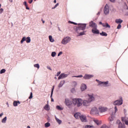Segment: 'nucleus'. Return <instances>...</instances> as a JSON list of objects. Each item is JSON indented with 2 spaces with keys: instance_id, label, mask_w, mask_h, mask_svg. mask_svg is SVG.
Returning <instances> with one entry per match:
<instances>
[{
  "instance_id": "48",
  "label": "nucleus",
  "mask_w": 128,
  "mask_h": 128,
  "mask_svg": "<svg viewBox=\"0 0 128 128\" xmlns=\"http://www.w3.org/2000/svg\"><path fill=\"white\" fill-rule=\"evenodd\" d=\"M92 126H90V125H87V126H85V128H92Z\"/></svg>"
},
{
  "instance_id": "5",
  "label": "nucleus",
  "mask_w": 128,
  "mask_h": 128,
  "mask_svg": "<svg viewBox=\"0 0 128 128\" xmlns=\"http://www.w3.org/2000/svg\"><path fill=\"white\" fill-rule=\"evenodd\" d=\"M25 40L27 44L30 42V37H23L20 41V44H24V42H25Z\"/></svg>"
},
{
  "instance_id": "42",
  "label": "nucleus",
  "mask_w": 128,
  "mask_h": 128,
  "mask_svg": "<svg viewBox=\"0 0 128 128\" xmlns=\"http://www.w3.org/2000/svg\"><path fill=\"white\" fill-rule=\"evenodd\" d=\"M29 98L30 100V98H32V92H30V96H29Z\"/></svg>"
},
{
  "instance_id": "22",
  "label": "nucleus",
  "mask_w": 128,
  "mask_h": 128,
  "mask_svg": "<svg viewBox=\"0 0 128 128\" xmlns=\"http://www.w3.org/2000/svg\"><path fill=\"white\" fill-rule=\"evenodd\" d=\"M54 86H52V89L51 95H50L51 98L52 97V94H54ZM51 102H54V100L52 99V98L51 99Z\"/></svg>"
},
{
  "instance_id": "20",
  "label": "nucleus",
  "mask_w": 128,
  "mask_h": 128,
  "mask_svg": "<svg viewBox=\"0 0 128 128\" xmlns=\"http://www.w3.org/2000/svg\"><path fill=\"white\" fill-rule=\"evenodd\" d=\"M80 88L82 92L84 90H86V85L85 84H82Z\"/></svg>"
},
{
  "instance_id": "37",
  "label": "nucleus",
  "mask_w": 128,
  "mask_h": 128,
  "mask_svg": "<svg viewBox=\"0 0 128 128\" xmlns=\"http://www.w3.org/2000/svg\"><path fill=\"white\" fill-rule=\"evenodd\" d=\"M34 68H40V64H34Z\"/></svg>"
},
{
  "instance_id": "34",
  "label": "nucleus",
  "mask_w": 128,
  "mask_h": 128,
  "mask_svg": "<svg viewBox=\"0 0 128 128\" xmlns=\"http://www.w3.org/2000/svg\"><path fill=\"white\" fill-rule=\"evenodd\" d=\"M14 106H18V102L17 101H14L13 103Z\"/></svg>"
},
{
  "instance_id": "16",
  "label": "nucleus",
  "mask_w": 128,
  "mask_h": 128,
  "mask_svg": "<svg viewBox=\"0 0 128 128\" xmlns=\"http://www.w3.org/2000/svg\"><path fill=\"white\" fill-rule=\"evenodd\" d=\"M82 104H83V106H88L90 102L88 100H84L83 101Z\"/></svg>"
},
{
  "instance_id": "30",
  "label": "nucleus",
  "mask_w": 128,
  "mask_h": 128,
  "mask_svg": "<svg viewBox=\"0 0 128 128\" xmlns=\"http://www.w3.org/2000/svg\"><path fill=\"white\" fill-rule=\"evenodd\" d=\"M100 34L102 36H108V34H106V32H102L100 33Z\"/></svg>"
},
{
  "instance_id": "26",
  "label": "nucleus",
  "mask_w": 128,
  "mask_h": 128,
  "mask_svg": "<svg viewBox=\"0 0 128 128\" xmlns=\"http://www.w3.org/2000/svg\"><path fill=\"white\" fill-rule=\"evenodd\" d=\"M44 108L46 110H50V106H48V104H46Z\"/></svg>"
},
{
  "instance_id": "50",
  "label": "nucleus",
  "mask_w": 128,
  "mask_h": 128,
  "mask_svg": "<svg viewBox=\"0 0 128 128\" xmlns=\"http://www.w3.org/2000/svg\"><path fill=\"white\" fill-rule=\"evenodd\" d=\"M71 92L72 94H74V88H72V90H71Z\"/></svg>"
},
{
  "instance_id": "2",
  "label": "nucleus",
  "mask_w": 128,
  "mask_h": 128,
  "mask_svg": "<svg viewBox=\"0 0 128 128\" xmlns=\"http://www.w3.org/2000/svg\"><path fill=\"white\" fill-rule=\"evenodd\" d=\"M70 40H72L70 37L66 36V37L64 38V39L62 40L61 43L62 44H68L69 42H70Z\"/></svg>"
},
{
  "instance_id": "57",
  "label": "nucleus",
  "mask_w": 128,
  "mask_h": 128,
  "mask_svg": "<svg viewBox=\"0 0 128 128\" xmlns=\"http://www.w3.org/2000/svg\"><path fill=\"white\" fill-rule=\"evenodd\" d=\"M100 12H98L97 14V16H100Z\"/></svg>"
},
{
  "instance_id": "6",
  "label": "nucleus",
  "mask_w": 128,
  "mask_h": 128,
  "mask_svg": "<svg viewBox=\"0 0 128 128\" xmlns=\"http://www.w3.org/2000/svg\"><path fill=\"white\" fill-rule=\"evenodd\" d=\"M89 26H90V28H92V29L94 30H96V28H98V25H96V24L92 21L90 22Z\"/></svg>"
},
{
  "instance_id": "53",
  "label": "nucleus",
  "mask_w": 128,
  "mask_h": 128,
  "mask_svg": "<svg viewBox=\"0 0 128 128\" xmlns=\"http://www.w3.org/2000/svg\"><path fill=\"white\" fill-rule=\"evenodd\" d=\"M47 68L48 70H52V68L50 66H47Z\"/></svg>"
},
{
  "instance_id": "21",
  "label": "nucleus",
  "mask_w": 128,
  "mask_h": 128,
  "mask_svg": "<svg viewBox=\"0 0 128 128\" xmlns=\"http://www.w3.org/2000/svg\"><path fill=\"white\" fill-rule=\"evenodd\" d=\"M92 32L93 34H100V31L98 30H97L96 28V29H92Z\"/></svg>"
},
{
  "instance_id": "54",
  "label": "nucleus",
  "mask_w": 128,
  "mask_h": 128,
  "mask_svg": "<svg viewBox=\"0 0 128 128\" xmlns=\"http://www.w3.org/2000/svg\"><path fill=\"white\" fill-rule=\"evenodd\" d=\"M4 116V113H1L0 114V118H1V116Z\"/></svg>"
},
{
  "instance_id": "61",
  "label": "nucleus",
  "mask_w": 128,
  "mask_h": 128,
  "mask_svg": "<svg viewBox=\"0 0 128 128\" xmlns=\"http://www.w3.org/2000/svg\"><path fill=\"white\" fill-rule=\"evenodd\" d=\"M18 104H20V101H17Z\"/></svg>"
},
{
  "instance_id": "32",
  "label": "nucleus",
  "mask_w": 128,
  "mask_h": 128,
  "mask_svg": "<svg viewBox=\"0 0 128 128\" xmlns=\"http://www.w3.org/2000/svg\"><path fill=\"white\" fill-rule=\"evenodd\" d=\"M108 120L110 122H112V120H114V116H110L108 118Z\"/></svg>"
},
{
  "instance_id": "25",
  "label": "nucleus",
  "mask_w": 128,
  "mask_h": 128,
  "mask_svg": "<svg viewBox=\"0 0 128 128\" xmlns=\"http://www.w3.org/2000/svg\"><path fill=\"white\" fill-rule=\"evenodd\" d=\"M94 123L97 124L98 126L102 124V121H99L98 120H94Z\"/></svg>"
},
{
  "instance_id": "43",
  "label": "nucleus",
  "mask_w": 128,
  "mask_h": 128,
  "mask_svg": "<svg viewBox=\"0 0 128 128\" xmlns=\"http://www.w3.org/2000/svg\"><path fill=\"white\" fill-rule=\"evenodd\" d=\"M58 6V3L56 4L54 8H52V10H54V8H56Z\"/></svg>"
},
{
  "instance_id": "51",
  "label": "nucleus",
  "mask_w": 128,
  "mask_h": 128,
  "mask_svg": "<svg viewBox=\"0 0 128 128\" xmlns=\"http://www.w3.org/2000/svg\"><path fill=\"white\" fill-rule=\"evenodd\" d=\"M61 54H62V52H60L58 54V56H60Z\"/></svg>"
},
{
  "instance_id": "15",
  "label": "nucleus",
  "mask_w": 128,
  "mask_h": 128,
  "mask_svg": "<svg viewBox=\"0 0 128 128\" xmlns=\"http://www.w3.org/2000/svg\"><path fill=\"white\" fill-rule=\"evenodd\" d=\"M117 124H118V128H126V126H124V124H122L120 120H117Z\"/></svg>"
},
{
  "instance_id": "7",
  "label": "nucleus",
  "mask_w": 128,
  "mask_h": 128,
  "mask_svg": "<svg viewBox=\"0 0 128 128\" xmlns=\"http://www.w3.org/2000/svg\"><path fill=\"white\" fill-rule=\"evenodd\" d=\"M100 112H106L108 110V108L103 107L102 106H100L98 108Z\"/></svg>"
},
{
  "instance_id": "64",
  "label": "nucleus",
  "mask_w": 128,
  "mask_h": 128,
  "mask_svg": "<svg viewBox=\"0 0 128 128\" xmlns=\"http://www.w3.org/2000/svg\"><path fill=\"white\" fill-rule=\"evenodd\" d=\"M0 6H2V4H0Z\"/></svg>"
},
{
  "instance_id": "31",
  "label": "nucleus",
  "mask_w": 128,
  "mask_h": 128,
  "mask_svg": "<svg viewBox=\"0 0 128 128\" xmlns=\"http://www.w3.org/2000/svg\"><path fill=\"white\" fill-rule=\"evenodd\" d=\"M6 116L4 117L2 120V122L3 124H6Z\"/></svg>"
},
{
  "instance_id": "18",
  "label": "nucleus",
  "mask_w": 128,
  "mask_h": 128,
  "mask_svg": "<svg viewBox=\"0 0 128 128\" xmlns=\"http://www.w3.org/2000/svg\"><path fill=\"white\" fill-rule=\"evenodd\" d=\"M65 104L67 106H70V104H72V102L70 100L68 99H66Z\"/></svg>"
},
{
  "instance_id": "35",
  "label": "nucleus",
  "mask_w": 128,
  "mask_h": 128,
  "mask_svg": "<svg viewBox=\"0 0 128 128\" xmlns=\"http://www.w3.org/2000/svg\"><path fill=\"white\" fill-rule=\"evenodd\" d=\"M56 55V52H52V58H54V56Z\"/></svg>"
},
{
  "instance_id": "14",
  "label": "nucleus",
  "mask_w": 128,
  "mask_h": 128,
  "mask_svg": "<svg viewBox=\"0 0 128 128\" xmlns=\"http://www.w3.org/2000/svg\"><path fill=\"white\" fill-rule=\"evenodd\" d=\"M80 120L81 122H86V116L84 115H81L80 117Z\"/></svg>"
},
{
  "instance_id": "63",
  "label": "nucleus",
  "mask_w": 128,
  "mask_h": 128,
  "mask_svg": "<svg viewBox=\"0 0 128 128\" xmlns=\"http://www.w3.org/2000/svg\"><path fill=\"white\" fill-rule=\"evenodd\" d=\"M27 128H30V126H27Z\"/></svg>"
},
{
  "instance_id": "52",
  "label": "nucleus",
  "mask_w": 128,
  "mask_h": 128,
  "mask_svg": "<svg viewBox=\"0 0 128 128\" xmlns=\"http://www.w3.org/2000/svg\"><path fill=\"white\" fill-rule=\"evenodd\" d=\"M32 0H28L29 4H32Z\"/></svg>"
},
{
  "instance_id": "45",
  "label": "nucleus",
  "mask_w": 128,
  "mask_h": 128,
  "mask_svg": "<svg viewBox=\"0 0 128 128\" xmlns=\"http://www.w3.org/2000/svg\"><path fill=\"white\" fill-rule=\"evenodd\" d=\"M84 32H81L80 33V36H84Z\"/></svg>"
},
{
  "instance_id": "12",
  "label": "nucleus",
  "mask_w": 128,
  "mask_h": 128,
  "mask_svg": "<svg viewBox=\"0 0 128 128\" xmlns=\"http://www.w3.org/2000/svg\"><path fill=\"white\" fill-rule=\"evenodd\" d=\"M122 120L123 122H124L127 126H128V118L126 116L122 117Z\"/></svg>"
},
{
  "instance_id": "8",
  "label": "nucleus",
  "mask_w": 128,
  "mask_h": 128,
  "mask_svg": "<svg viewBox=\"0 0 128 128\" xmlns=\"http://www.w3.org/2000/svg\"><path fill=\"white\" fill-rule=\"evenodd\" d=\"M104 14H109L110 9H108V4H106L104 8Z\"/></svg>"
},
{
  "instance_id": "39",
  "label": "nucleus",
  "mask_w": 128,
  "mask_h": 128,
  "mask_svg": "<svg viewBox=\"0 0 128 128\" xmlns=\"http://www.w3.org/2000/svg\"><path fill=\"white\" fill-rule=\"evenodd\" d=\"M56 108H57V110H62V108H60V106H56Z\"/></svg>"
},
{
  "instance_id": "11",
  "label": "nucleus",
  "mask_w": 128,
  "mask_h": 128,
  "mask_svg": "<svg viewBox=\"0 0 128 128\" xmlns=\"http://www.w3.org/2000/svg\"><path fill=\"white\" fill-rule=\"evenodd\" d=\"M94 78V76L92 74H86L84 76V80H90V78Z\"/></svg>"
},
{
  "instance_id": "62",
  "label": "nucleus",
  "mask_w": 128,
  "mask_h": 128,
  "mask_svg": "<svg viewBox=\"0 0 128 128\" xmlns=\"http://www.w3.org/2000/svg\"><path fill=\"white\" fill-rule=\"evenodd\" d=\"M10 2H12V0H10Z\"/></svg>"
},
{
  "instance_id": "41",
  "label": "nucleus",
  "mask_w": 128,
  "mask_h": 128,
  "mask_svg": "<svg viewBox=\"0 0 128 128\" xmlns=\"http://www.w3.org/2000/svg\"><path fill=\"white\" fill-rule=\"evenodd\" d=\"M106 28H110V26L108 24L106 23V26H105Z\"/></svg>"
},
{
  "instance_id": "46",
  "label": "nucleus",
  "mask_w": 128,
  "mask_h": 128,
  "mask_svg": "<svg viewBox=\"0 0 128 128\" xmlns=\"http://www.w3.org/2000/svg\"><path fill=\"white\" fill-rule=\"evenodd\" d=\"M4 12V9L2 8H1L0 9V14H2Z\"/></svg>"
},
{
  "instance_id": "44",
  "label": "nucleus",
  "mask_w": 128,
  "mask_h": 128,
  "mask_svg": "<svg viewBox=\"0 0 128 128\" xmlns=\"http://www.w3.org/2000/svg\"><path fill=\"white\" fill-rule=\"evenodd\" d=\"M120 28H122V25H120V24H119L118 25V26H117V28H118V30H120Z\"/></svg>"
},
{
  "instance_id": "60",
  "label": "nucleus",
  "mask_w": 128,
  "mask_h": 128,
  "mask_svg": "<svg viewBox=\"0 0 128 128\" xmlns=\"http://www.w3.org/2000/svg\"><path fill=\"white\" fill-rule=\"evenodd\" d=\"M42 24H44V20H42Z\"/></svg>"
},
{
  "instance_id": "40",
  "label": "nucleus",
  "mask_w": 128,
  "mask_h": 128,
  "mask_svg": "<svg viewBox=\"0 0 128 128\" xmlns=\"http://www.w3.org/2000/svg\"><path fill=\"white\" fill-rule=\"evenodd\" d=\"M68 23L69 24H75L76 26V24H78L76 23V22H71V21H69L68 22Z\"/></svg>"
},
{
  "instance_id": "58",
  "label": "nucleus",
  "mask_w": 128,
  "mask_h": 128,
  "mask_svg": "<svg viewBox=\"0 0 128 128\" xmlns=\"http://www.w3.org/2000/svg\"><path fill=\"white\" fill-rule=\"evenodd\" d=\"M54 4L56 3V0H54Z\"/></svg>"
},
{
  "instance_id": "49",
  "label": "nucleus",
  "mask_w": 128,
  "mask_h": 128,
  "mask_svg": "<svg viewBox=\"0 0 128 128\" xmlns=\"http://www.w3.org/2000/svg\"><path fill=\"white\" fill-rule=\"evenodd\" d=\"M60 72H58L56 74V76H60Z\"/></svg>"
},
{
  "instance_id": "33",
  "label": "nucleus",
  "mask_w": 128,
  "mask_h": 128,
  "mask_svg": "<svg viewBox=\"0 0 128 128\" xmlns=\"http://www.w3.org/2000/svg\"><path fill=\"white\" fill-rule=\"evenodd\" d=\"M44 126L45 128H48V126H50V122H46Z\"/></svg>"
},
{
  "instance_id": "36",
  "label": "nucleus",
  "mask_w": 128,
  "mask_h": 128,
  "mask_svg": "<svg viewBox=\"0 0 128 128\" xmlns=\"http://www.w3.org/2000/svg\"><path fill=\"white\" fill-rule=\"evenodd\" d=\"M4 72H6V70L5 69H2L0 71V74H4Z\"/></svg>"
},
{
  "instance_id": "3",
  "label": "nucleus",
  "mask_w": 128,
  "mask_h": 128,
  "mask_svg": "<svg viewBox=\"0 0 128 128\" xmlns=\"http://www.w3.org/2000/svg\"><path fill=\"white\" fill-rule=\"evenodd\" d=\"M78 26L76 32L80 30H86V24H78Z\"/></svg>"
},
{
  "instance_id": "29",
  "label": "nucleus",
  "mask_w": 128,
  "mask_h": 128,
  "mask_svg": "<svg viewBox=\"0 0 128 128\" xmlns=\"http://www.w3.org/2000/svg\"><path fill=\"white\" fill-rule=\"evenodd\" d=\"M23 4L24 6H25L26 8V10H30V8H28V4L26 3V2H24V3H23Z\"/></svg>"
},
{
  "instance_id": "28",
  "label": "nucleus",
  "mask_w": 128,
  "mask_h": 128,
  "mask_svg": "<svg viewBox=\"0 0 128 128\" xmlns=\"http://www.w3.org/2000/svg\"><path fill=\"white\" fill-rule=\"evenodd\" d=\"M49 40H50V42H54V38H52V36H49Z\"/></svg>"
},
{
  "instance_id": "27",
  "label": "nucleus",
  "mask_w": 128,
  "mask_h": 128,
  "mask_svg": "<svg viewBox=\"0 0 128 128\" xmlns=\"http://www.w3.org/2000/svg\"><path fill=\"white\" fill-rule=\"evenodd\" d=\"M55 118L56 120V122H57L59 124H62V121L58 119V118H56V116L55 117Z\"/></svg>"
},
{
  "instance_id": "4",
  "label": "nucleus",
  "mask_w": 128,
  "mask_h": 128,
  "mask_svg": "<svg viewBox=\"0 0 128 128\" xmlns=\"http://www.w3.org/2000/svg\"><path fill=\"white\" fill-rule=\"evenodd\" d=\"M90 114H96V116H98L99 112L98 108L96 107L92 108L91 110Z\"/></svg>"
},
{
  "instance_id": "10",
  "label": "nucleus",
  "mask_w": 128,
  "mask_h": 128,
  "mask_svg": "<svg viewBox=\"0 0 128 128\" xmlns=\"http://www.w3.org/2000/svg\"><path fill=\"white\" fill-rule=\"evenodd\" d=\"M68 76V74H64V73H62L58 76V80H62V78H66Z\"/></svg>"
},
{
  "instance_id": "24",
  "label": "nucleus",
  "mask_w": 128,
  "mask_h": 128,
  "mask_svg": "<svg viewBox=\"0 0 128 128\" xmlns=\"http://www.w3.org/2000/svg\"><path fill=\"white\" fill-rule=\"evenodd\" d=\"M65 82L64 80H62L60 82V84H58V88H62V86H64Z\"/></svg>"
},
{
  "instance_id": "9",
  "label": "nucleus",
  "mask_w": 128,
  "mask_h": 128,
  "mask_svg": "<svg viewBox=\"0 0 128 128\" xmlns=\"http://www.w3.org/2000/svg\"><path fill=\"white\" fill-rule=\"evenodd\" d=\"M114 106H120L122 104V99L121 98L120 100H116L114 102Z\"/></svg>"
},
{
  "instance_id": "23",
  "label": "nucleus",
  "mask_w": 128,
  "mask_h": 128,
  "mask_svg": "<svg viewBox=\"0 0 128 128\" xmlns=\"http://www.w3.org/2000/svg\"><path fill=\"white\" fill-rule=\"evenodd\" d=\"M115 22L116 24H122L123 21L121 19H116Z\"/></svg>"
},
{
  "instance_id": "59",
  "label": "nucleus",
  "mask_w": 128,
  "mask_h": 128,
  "mask_svg": "<svg viewBox=\"0 0 128 128\" xmlns=\"http://www.w3.org/2000/svg\"><path fill=\"white\" fill-rule=\"evenodd\" d=\"M99 24H102V22H99Z\"/></svg>"
},
{
  "instance_id": "55",
  "label": "nucleus",
  "mask_w": 128,
  "mask_h": 128,
  "mask_svg": "<svg viewBox=\"0 0 128 128\" xmlns=\"http://www.w3.org/2000/svg\"><path fill=\"white\" fill-rule=\"evenodd\" d=\"M102 26L106 27V24H102Z\"/></svg>"
},
{
  "instance_id": "38",
  "label": "nucleus",
  "mask_w": 128,
  "mask_h": 128,
  "mask_svg": "<svg viewBox=\"0 0 128 128\" xmlns=\"http://www.w3.org/2000/svg\"><path fill=\"white\" fill-rule=\"evenodd\" d=\"M82 75H79L77 76H72V78H82Z\"/></svg>"
},
{
  "instance_id": "17",
  "label": "nucleus",
  "mask_w": 128,
  "mask_h": 128,
  "mask_svg": "<svg viewBox=\"0 0 128 128\" xmlns=\"http://www.w3.org/2000/svg\"><path fill=\"white\" fill-rule=\"evenodd\" d=\"M96 82H98L99 84H102L103 86H106L108 84V81L106 82H102L98 80H96Z\"/></svg>"
},
{
  "instance_id": "19",
  "label": "nucleus",
  "mask_w": 128,
  "mask_h": 128,
  "mask_svg": "<svg viewBox=\"0 0 128 128\" xmlns=\"http://www.w3.org/2000/svg\"><path fill=\"white\" fill-rule=\"evenodd\" d=\"M81 116H82V114H80V112L76 113L74 114V116L76 118H80Z\"/></svg>"
},
{
  "instance_id": "1",
  "label": "nucleus",
  "mask_w": 128,
  "mask_h": 128,
  "mask_svg": "<svg viewBox=\"0 0 128 128\" xmlns=\"http://www.w3.org/2000/svg\"><path fill=\"white\" fill-rule=\"evenodd\" d=\"M72 102L74 106H80L82 104V100L80 98H74L73 99Z\"/></svg>"
},
{
  "instance_id": "56",
  "label": "nucleus",
  "mask_w": 128,
  "mask_h": 128,
  "mask_svg": "<svg viewBox=\"0 0 128 128\" xmlns=\"http://www.w3.org/2000/svg\"><path fill=\"white\" fill-rule=\"evenodd\" d=\"M111 2H114L115 0H110Z\"/></svg>"
},
{
  "instance_id": "47",
  "label": "nucleus",
  "mask_w": 128,
  "mask_h": 128,
  "mask_svg": "<svg viewBox=\"0 0 128 128\" xmlns=\"http://www.w3.org/2000/svg\"><path fill=\"white\" fill-rule=\"evenodd\" d=\"M114 110H115V113L116 112H118V108L116 107V106H114Z\"/></svg>"
},
{
  "instance_id": "13",
  "label": "nucleus",
  "mask_w": 128,
  "mask_h": 128,
  "mask_svg": "<svg viewBox=\"0 0 128 128\" xmlns=\"http://www.w3.org/2000/svg\"><path fill=\"white\" fill-rule=\"evenodd\" d=\"M88 100L90 102H94V97L93 95L88 94Z\"/></svg>"
}]
</instances>
